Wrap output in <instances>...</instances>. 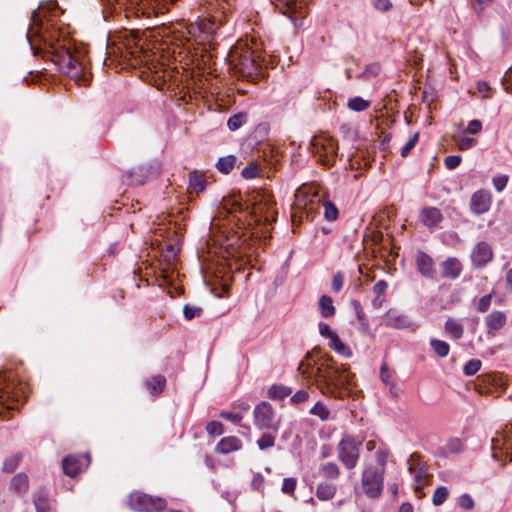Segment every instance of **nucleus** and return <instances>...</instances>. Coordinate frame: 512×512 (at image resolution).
<instances>
[{
	"instance_id": "nucleus-31",
	"label": "nucleus",
	"mask_w": 512,
	"mask_h": 512,
	"mask_svg": "<svg viewBox=\"0 0 512 512\" xmlns=\"http://www.w3.org/2000/svg\"><path fill=\"white\" fill-rule=\"evenodd\" d=\"M292 393L291 388L283 385H273L268 390V395L272 399H284Z\"/></svg>"
},
{
	"instance_id": "nucleus-39",
	"label": "nucleus",
	"mask_w": 512,
	"mask_h": 512,
	"mask_svg": "<svg viewBox=\"0 0 512 512\" xmlns=\"http://www.w3.org/2000/svg\"><path fill=\"white\" fill-rule=\"evenodd\" d=\"M312 415L319 417L321 420H327L330 415V411L322 403L317 402L310 410Z\"/></svg>"
},
{
	"instance_id": "nucleus-11",
	"label": "nucleus",
	"mask_w": 512,
	"mask_h": 512,
	"mask_svg": "<svg viewBox=\"0 0 512 512\" xmlns=\"http://www.w3.org/2000/svg\"><path fill=\"white\" fill-rule=\"evenodd\" d=\"M254 422L259 429H271L276 431L279 421L274 410L268 402H261L254 409Z\"/></svg>"
},
{
	"instance_id": "nucleus-14",
	"label": "nucleus",
	"mask_w": 512,
	"mask_h": 512,
	"mask_svg": "<svg viewBox=\"0 0 512 512\" xmlns=\"http://www.w3.org/2000/svg\"><path fill=\"white\" fill-rule=\"evenodd\" d=\"M408 470L413 475L415 481V491L420 492L427 483L428 473L423 467L420 456L417 453L410 455L408 461Z\"/></svg>"
},
{
	"instance_id": "nucleus-7",
	"label": "nucleus",
	"mask_w": 512,
	"mask_h": 512,
	"mask_svg": "<svg viewBox=\"0 0 512 512\" xmlns=\"http://www.w3.org/2000/svg\"><path fill=\"white\" fill-rule=\"evenodd\" d=\"M361 445V440H357L349 435L343 437L338 443L337 457L345 468L353 469L356 467L360 456Z\"/></svg>"
},
{
	"instance_id": "nucleus-5",
	"label": "nucleus",
	"mask_w": 512,
	"mask_h": 512,
	"mask_svg": "<svg viewBox=\"0 0 512 512\" xmlns=\"http://www.w3.org/2000/svg\"><path fill=\"white\" fill-rule=\"evenodd\" d=\"M313 153L317 160L324 166H333L338 156L337 141L331 136L321 134L315 136L312 141Z\"/></svg>"
},
{
	"instance_id": "nucleus-56",
	"label": "nucleus",
	"mask_w": 512,
	"mask_h": 512,
	"mask_svg": "<svg viewBox=\"0 0 512 512\" xmlns=\"http://www.w3.org/2000/svg\"><path fill=\"white\" fill-rule=\"evenodd\" d=\"M381 381L387 386L392 383V372L386 365H382L380 369Z\"/></svg>"
},
{
	"instance_id": "nucleus-24",
	"label": "nucleus",
	"mask_w": 512,
	"mask_h": 512,
	"mask_svg": "<svg viewBox=\"0 0 512 512\" xmlns=\"http://www.w3.org/2000/svg\"><path fill=\"white\" fill-rule=\"evenodd\" d=\"M336 494V486L330 483H320L316 489V496L321 501L331 500Z\"/></svg>"
},
{
	"instance_id": "nucleus-46",
	"label": "nucleus",
	"mask_w": 512,
	"mask_h": 512,
	"mask_svg": "<svg viewBox=\"0 0 512 512\" xmlns=\"http://www.w3.org/2000/svg\"><path fill=\"white\" fill-rule=\"evenodd\" d=\"M206 431L211 436H219L223 433V425L218 421H211L206 426Z\"/></svg>"
},
{
	"instance_id": "nucleus-53",
	"label": "nucleus",
	"mask_w": 512,
	"mask_h": 512,
	"mask_svg": "<svg viewBox=\"0 0 512 512\" xmlns=\"http://www.w3.org/2000/svg\"><path fill=\"white\" fill-rule=\"evenodd\" d=\"M461 160L462 158L459 155H450L445 158L444 162L446 168L452 170L460 165Z\"/></svg>"
},
{
	"instance_id": "nucleus-1",
	"label": "nucleus",
	"mask_w": 512,
	"mask_h": 512,
	"mask_svg": "<svg viewBox=\"0 0 512 512\" xmlns=\"http://www.w3.org/2000/svg\"><path fill=\"white\" fill-rule=\"evenodd\" d=\"M57 16L55 10L39 6L33 11L31 25L27 32L34 54L43 52V58L57 67L59 72L67 75L76 83L87 85L91 79V73L87 67L86 52L79 49L56 27Z\"/></svg>"
},
{
	"instance_id": "nucleus-10",
	"label": "nucleus",
	"mask_w": 512,
	"mask_h": 512,
	"mask_svg": "<svg viewBox=\"0 0 512 512\" xmlns=\"http://www.w3.org/2000/svg\"><path fill=\"white\" fill-rule=\"evenodd\" d=\"M129 507L137 512H159L166 507V501L143 492H134L129 496Z\"/></svg>"
},
{
	"instance_id": "nucleus-17",
	"label": "nucleus",
	"mask_w": 512,
	"mask_h": 512,
	"mask_svg": "<svg viewBox=\"0 0 512 512\" xmlns=\"http://www.w3.org/2000/svg\"><path fill=\"white\" fill-rule=\"evenodd\" d=\"M492 256L493 253L490 245L485 242H480L473 249L471 259L476 266L483 267L491 261Z\"/></svg>"
},
{
	"instance_id": "nucleus-51",
	"label": "nucleus",
	"mask_w": 512,
	"mask_h": 512,
	"mask_svg": "<svg viewBox=\"0 0 512 512\" xmlns=\"http://www.w3.org/2000/svg\"><path fill=\"white\" fill-rule=\"evenodd\" d=\"M477 143L475 138L462 137L457 141V146L460 150H467L474 147Z\"/></svg>"
},
{
	"instance_id": "nucleus-32",
	"label": "nucleus",
	"mask_w": 512,
	"mask_h": 512,
	"mask_svg": "<svg viewBox=\"0 0 512 512\" xmlns=\"http://www.w3.org/2000/svg\"><path fill=\"white\" fill-rule=\"evenodd\" d=\"M430 345L434 352L441 358L446 357L449 354L450 347L449 344L445 341L438 339H431Z\"/></svg>"
},
{
	"instance_id": "nucleus-4",
	"label": "nucleus",
	"mask_w": 512,
	"mask_h": 512,
	"mask_svg": "<svg viewBox=\"0 0 512 512\" xmlns=\"http://www.w3.org/2000/svg\"><path fill=\"white\" fill-rule=\"evenodd\" d=\"M228 57L240 76L253 78L258 74L261 67L259 56L247 44L238 42L231 48Z\"/></svg>"
},
{
	"instance_id": "nucleus-6",
	"label": "nucleus",
	"mask_w": 512,
	"mask_h": 512,
	"mask_svg": "<svg viewBox=\"0 0 512 512\" xmlns=\"http://www.w3.org/2000/svg\"><path fill=\"white\" fill-rule=\"evenodd\" d=\"M274 206L275 202L272 198L269 195L263 194L258 197L252 208L255 221L264 226L261 232L265 237L269 233L268 226L276 221L277 211Z\"/></svg>"
},
{
	"instance_id": "nucleus-20",
	"label": "nucleus",
	"mask_w": 512,
	"mask_h": 512,
	"mask_svg": "<svg viewBox=\"0 0 512 512\" xmlns=\"http://www.w3.org/2000/svg\"><path fill=\"white\" fill-rule=\"evenodd\" d=\"M462 271V265L457 258H448L441 264V275L443 278L456 279Z\"/></svg>"
},
{
	"instance_id": "nucleus-43",
	"label": "nucleus",
	"mask_w": 512,
	"mask_h": 512,
	"mask_svg": "<svg viewBox=\"0 0 512 512\" xmlns=\"http://www.w3.org/2000/svg\"><path fill=\"white\" fill-rule=\"evenodd\" d=\"M275 436L270 433H265L262 435L260 439L257 441V445L261 450H265L274 446Z\"/></svg>"
},
{
	"instance_id": "nucleus-60",
	"label": "nucleus",
	"mask_w": 512,
	"mask_h": 512,
	"mask_svg": "<svg viewBox=\"0 0 512 512\" xmlns=\"http://www.w3.org/2000/svg\"><path fill=\"white\" fill-rule=\"evenodd\" d=\"M374 7L382 12L388 11L392 7L390 0H373Z\"/></svg>"
},
{
	"instance_id": "nucleus-23",
	"label": "nucleus",
	"mask_w": 512,
	"mask_h": 512,
	"mask_svg": "<svg viewBox=\"0 0 512 512\" xmlns=\"http://www.w3.org/2000/svg\"><path fill=\"white\" fill-rule=\"evenodd\" d=\"M320 314L324 318H330L335 315L336 309L333 305V300L328 295H322L319 300Z\"/></svg>"
},
{
	"instance_id": "nucleus-40",
	"label": "nucleus",
	"mask_w": 512,
	"mask_h": 512,
	"mask_svg": "<svg viewBox=\"0 0 512 512\" xmlns=\"http://www.w3.org/2000/svg\"><path fill=\"white\" fill-rule=\"evenodd\" d=\"M260 173V168H259V165L255 162H251L248 166H246L243 170H242V176L245 178V179H253L255 177H257Z\"/></svg>"
},
{
	"instance_id": "nucleus-3",
	"label": "nucleus",
	"mask_w": 512,
	"mask_h": 512,
	"mask_svg": "<svg viewBox=\"0 0 512 512\" xmlns=\"http://www.w3.org/2000/svg\"><path fill=\"white\" fill-rule=\"evenodd\" d=\"M391 453L386 445H382L374 454L376 465L368 464L361 473V488L370 499H378L384 490L386 464Z\"/></svg>"
},
{
	"instance_id": "nucleus-26",
	"label": "nucleus",
	"mask_w": 512,
	"mask_h": 512,
	"mask_svg": "<svg viewBox=\"0 0 512 512\" xmlns=\"http://www.w3.org/2000/svg\"><path fill=\"white\" fill-rule=\"evenodd\" d=\"M235 163L236 157L233 155H228L219 158V160L216 163V168L223 174H229L233 170Z\"/></svg>"
},
{
	"instance_id": "nucleus-64",
	"label": "nucleus",
	"mask_w": 512,
	"mask_h": 512,
	"mask_svg": "<svg viewBox=\"0 0 512 512\" xmlns=\"http://www.w3.org/2000/svg\"><path fill=\"white\" fill-rule=\"evenodd\" d=\"M505 89L512 93V67L509 68L504 75Z\"/></svg>"
},
{
	"instance_id": "nucleus-61",
	"label": "nucleus",
	"mask_w": 512,
	"mask_h": 512,
	"mask_svg": "<svg viewBox=\"0 0 512 512\" xmlns=\"http://www.w3.org/2000/svg\"><path fill=\"white\" fill-rule=\"evenodd\" d=\"M387 288H388V284L386 281L384 280H380L378 281L374 286H373V292L374 294H376L377 296H381V295H384L387 291Z\"/></svg>"
},
{
	"instance_id": "nucleus-29",
	"label": "nucleus",
	"mask_w": 512,
	"mask_h": 512,
	"mask_svg": "<svg viewBox=\"0 0 512 512\" xmlns=\"http://www.w3.org/2000/svg\"><path fill=\"white\" fill-rule=\"evenodd\" d=\"M146 385L150 393L159 394L164 389L165 378L163 376H154L147 381Z\"/></svg>"
},
{
	"instance_id": "nucleus-13",
	"label": "nucleus",
	"mask_w": 512,
	"mask_h": 512,
	"mask_svg": "<svg viewBox=\"0 0 512 512\" xmlns=\"http://www.w3.org/2000/svg\"><path fill=\"white\" fill-rule=\"evenodd\" d=\"M90 455H68L62 461L63 471L70 477L76 476L78 473L86 469L90 464Z\"/></svg>"
},
{
	"instance_id": "nucleus-49",
	"label": "nucleus",
	"mask_w": 512,
	"mask_h": 512,
	"mask_svg": "<svg viewBox=\"0 0 512 512\" xmlns=\"http://www.w3.org/2000/svg\"><path fill=\"white\" fill-rule=\"evenodd\" d=\"M295 196H296V202H295L294 208H293L294 212L292 213V221L293 222H295L298 217L296 209H301L302 207L307 205V202L304 199V196H303L301 190H298Z\"/></svg>"
},
{
	"instance_id": "nucleus-12",
	"label": "nucleus",
	"mask_w": 512,
	"mask_h": 512,
	"mask_svg": "<svg viewBox=\"0 0 512 512\" xmlns=\"http://www.w3.org/2000/svg\"><path fill=\"white\" fill-rule=\"evenodd\" d=\"M19 389L14 383L12 373L0 374V405H5L8 409H14V403H9L10 399L18 401Z\"/></svg>"
},
{
	"instance_id": "nucleus-27",
	"label": "nucleus",
	"mask_w": 512,
	"mask_h": 512,
	"mask_svg": "<svg viewBox=\"0 0 512 512\" xmlns=\"http://www.w3.org/2000/svg\"><path fill=\"white\" fill-rule=\"evenodd\" d=\"M329 347L336 351L337 353L349 357L351 355V351L346 345L343 343V341L339 338V336L335 333L332 335V337L329 339Z\"/></svg>"
},
{
	"instance_id": "nucleus-2",
	"label": "nucleus",
	"mask_w": 512,
	"mask_h": 512,
	"mask_svg": "<svg viewBox=\"0 0 512 512\" xmlns=\"http://www.w3.org/2000/svg\"><path fill=\"white\" fill-rule=\"evenodd\" d=\"M298 370L304 379L311 381L325 395L342 397L343 388L351 382L347 368L327 354H321L317 360L307 354Z\"/></svg>"
},
{
	"instance_id": "nucleus-36",
	"label": "nucleus",
	"mask_w": 512,
	"mask_h": 512,
	"mask_svg": "<svg viewBox=\"0 0 512 512\" xmlns=\"http://www.w3.org/2000/svg\"><path fill=\"white\" fill-rule=\"evenodd\" d=\"M347 105L351 110L360 112L366 110L370 106V103L361 97H354L348 100Z\"/></svg>"
},
{
	"instance_id": "nucleus-41",
	"label": "nucleus",
	"mask_w": 512,
	"mask_h": 512,
	"mask_svg": "<svg viewBox=\"0 0 512 512\" xmlns=\"http://www.w3.org/2000/svg\"><path fill=\"white\" fill-rule=\"evenodd\" d=\"M37 512H49V503L47 494H41L34 499Z\"/></svg>"
},
{
	"instance_id": "nucleus-50",
	"label": "nucleus",
	"mask_w": 512,
	"mask_h": 512,
	"mask_svg": "<svg viewBox=\"0 0 512 512\" xmlns=\"http://www.w3.org/2000/svg\"><path fill=\"white\" fill-rule=\"evenodd\" d=\"M380 65L377 63L370 64L366 67V69L361 74V77L365 79H369L371 77H376L380 73Z\"/></svg>"
},
{
	"instance_id": "nucleus-57",
	"label": "nucleus",
	"mask_w": 512,
	"mask_h": 512,
	"mask_svg": "<svg viewBox=\"0 0 512 512\" xmlns=\"http://www.w3.org/2000/svg\"><path fill=\"white\" fill-rule=\"evenodd\" d=\"M219 416L223 419H226L234 424L240 423L242 420V415L238 413H232L227 411H222Z\"/></svg>"
},
{
	"instance_id": "nucleus-21",
	"label": "nucleus",
	"mask_w": 512,
	"mask_h": 512,
	"mask_svg": "<svg viewBox=\"0 0 512 512\" xmlns=\"http://www.w3.org/2000/svg\"><path fill=\"white\" fill-rule=\"evenodd\" d=\"M242 447V442L235 436L222 438L216 445L215 451L219 454H227L237 451Z\"/></svg>"
},
{
	"instance_id": "nucleus-44",
	"label": "nucleus",
	"mask_w": 512,
	"mask_h": 512,
	"mask_svg": "<svg viewBox=\"0 0 512 512\" xmlns=\"http://www.w3.org/2000/svg\"><path fill=\"white\" fill-rule=\"evenodd\" d=\"M419 140V133H414L407 143L401 148V156L407 157Z\"/></svg>"
},
{
	"instance_id": "nucleus-58",
	"label": "nucleus",
	"mask_w": 512,
	"mask_h": 512,
	"mask_svg": "<svg viewBox=\"0 0 512 512\" xmlns=\"http://www.w3.org/2000/svg\"><path fill=\"white\" fill-rule=\"evenodd\" d=\"M481 130H482V123H481V121H479L477 119L471 120L468 123V126L466 128V132L470 133V134H479L481 132Z\"/></svg>"
},
{
	"instance_id": "nucleus-9",
	"label": "nucleus",
	"mask_w": 512,
	"mask_h": 512,
	"mask_svg": "<svg viewBox=\"0 0 512 512\" xmlns=\"http://www.w3.org/2000/svg\"><path fill=\"white\" fill-rule=\"evenodd\" d=\"M277 6L284 15H286L293 23L295 29L303 26L305 17L308 14L307 0H275Z\"/></svg>"
},
{
	"instance_id": "nucleus-48",
	"label": "nucleus",
	"mask_w": 512,
	"mask_h": 512,
	"mask_svg": "<svg viewBox=\"0 0 512 512\" xmlns=\"http://www.w3.org/2000/svg\"><path fill=\"white\" fill-rule=\"evenodd\" d=\"M296 484H297V480L295 478H292V477L285 478L283 480L281 490L283 493H285L287 495H292L295 491Z\"/></svg>"
},
{
	"instance_id": "nucleus-35",
	"label": "nucleus",
	"mask_w": 512,
	"mask_h": 512,
	"mask_svg": "<svg viewBox=\"0 0 512 512\" xmlns=\"http://www.w3.org/2000/svg\"><path fill=\"white\" fill-rule=\"evenodd\" d=\"M21 459H22L21 454H15V455L7 457L3 462L2 470L4 472H8V473L13 472L18 467Z\"/></svg>"
},
{
	"instance_id": "nucleus-47",
	"label": "nucleus",
	"mask_w": 512,
	"mask_h": 512,
	"mask_svg": "<svg viewBox=\"0 0 512 512\" xmlns=\"http://www.w3.org/2000/svg\"><path fill=\"white\" fill-rule=\"evenodd\" d=\"M458 505L462 509L472 510L475 504L472 497L469 494L465 493L458 498Z\"/></svg>"
},
{
	"instance_id": "nucleus-8",
	"label": "nucleus",
	"mask_w": 512,
	"mask_h": 512,
	"mask_svg": "<svg viewBox=\"0 0 512 512\" xmlns=\"http://www.w3.org/2000/svg\"><path fill=\"white\" fill-rule=\"evenodd\" d=\"M491 442L492 456L495 460L502 466L512 461V425L498 432Z\"/></svg>"
},
{
	"instance_id": "nucleus-42",
	"label": "nucleus",
	"mask_w": 512,
	"mask_h": 512,
	"mask_svg": "<svg viewBox=\"0 0 512 512\" xmlns=\"http://www.w3.org/2000/svg\"><path fill=\"white\" fill-rule=\"evenodd\" d=\"M480 368L481 361L478 359H471L465 364L463 371L466 375L471 376L476 374L480 370Z\"/></svg>"
},
{
	"instance_id": "nucleus-59",
	"label": "nucleus",
	"mask_w": 512,
	"mask_h": 512,
	"mask_svg": "<svg viewBox=\"0 0 512 512\" xmlns=\"http://www.w3.org/2000/svg\"><path fill=\"white\" fill-rule=\"evenodd\" d=\"M462 449V443L459 439H451L447 444V451L450 453H458Z\"/></svg>"
},
{
	"instance_id": "nucleus-54",
	"label": "nucleus",
	"mask_w": 512,
	"mask_h": 512,
	"mask_svg": "<svg viewBox=\"0 0 512 512\" xmlns=\"http://www.w3.org/2000/svg\"><path fill=\"white\" fill-rule=\"evenodd\" d=\"M201 311V308L189 305H185L183 308V314L187 320H191L194 317L200 315Z\"/></svg>"
},
{
	"instance_id": "nucleus-55",
	"label": "nucleus",
	"mask_w": 512,
	"mask_h": 512,
	"mask_svg": "<svg viewBox=\"0 0 512 512\" xmlns=\"http://www.w3.org/2000/svg\"><path fill=\"white\" fill-rule=\"evenodd\" d=\"M492 301V294H487L483 297H481L478 301L477 309L479 312L483 313L487 311L491 305Z\"/></svg>"
},
{
	"instance_id": "nucleus-25",
	"label": "nucleus",
	"mask_w": 512,
	"mask_h": 512,
	"mask_svg": "<svg viewBox=\"0 0 512 512\" xmlns=\"http://www.w3.org/2000/svg\"><path fill=\"white\" fill-rule=\"evenodd\" d=\"M28 487V477L24 473L16 474L11 480V489L18 494L25 493L28 490Z\"/></svg>"
},
{
	"instance_id": "nucleus-16",
	"label": "nucleus",
	"mask_w": 512,
	"mask_h": 512,
	"mask_svg": "<svg viewBox=\"0 0 512 512\" xmlns=\"http://www.w3.org/2000/svg\"><path fill=\"white\" fill-rule=\"evenodd\" d=\"M383 323L385 326L395 329H404L410 326L409 318L395 309H390L385 313Z\"/></svg>"
},
{
	"instance_id": "nucleus-33",
	"label": "nucleus",
	"mask_w": 512,
	"mask_h": 512,
	"mask_svg": "<svg viewBox=\"0 0 512 512\" xmlns=\"http://www.w3.org/2000/svg\"><path fill=\"white\" fill-rule=\"evenodd\" d=\"M247 121V114L240 112L232 115L227 122V126L231 131H236Z\"/></svg>"
},
{
	"instance_id": "nucleus-34",
	"label": "nucleus",
	"mask_w": 512,
	"mask_h": 512,
	"mask_svg": "<svg viewBox=\"0 0 512 512\" xmlns=\"http://www.w3.org/2000/svg\"><path fill=\"white\" fill-rule=\"evenodd\" d=\"M321 472L324 477L330 478V479H336L340 475L339 467L333 462H328V463L324 464L321 467Z\"/></svg>"
},
{
	"instance_id": "nucleus-45",
	"label": "nucleus",
	"mask_w": 512,
	"mask_h": 512,
	"mask_svg": "<svg viewBox=\"0 0 512 512\" xmlns=\"http://www.w3.org/2000/svg\"><path fill=\"white\" fill-rule=\"evenodd\" d=\"M508 180V175H498L493 177L492 184L497 192H502L505 189Z\"/></svg>"
},
{
	"instance_id": "nucleus-52",
	"label": "nucleus",
	"mask_w": 512,
	"mask_h": 512,
	"mask_svg": "<svg viewBox=\"0 0 512 512\" xmlns=\"http://www.w3.org/2000/svg\"><path fill=\"white\" fill-rule=\"evenodd\" d=\"M343 283H344L343 274L341 272H337L336 274L333 275V278H332V283H331L332 290L336 293L340 292V290L343 287Z\"/></svg>"
},
{
	"instance_id": "nucleus-63",
	"label": "nucleus",
	"mask_w": 512,
	"mask_h": 512,
	"mask_svg": "<svg viewBox=\"0 0 512 512\" xmlns=\"http://www.w3.org/2000/svg\"><path fill=\"white\" fill-rule=\"evenodd\" d=\"M319 332H320L321 336H323L327 339H330L332 337V335L335 334V332H333L330 329V326L324 322L319 323Z\"/></svg>"
},
{
	"instance_id": "nucleus-38",
	"label": "nucleus",
	"mask_w": 512,
	"mask_h": 512,
	"mask_svg": "<svg viewBox=\"0 0 512 512\" xmlns=\"http://www.w3.org/2000/svg\"><path fill=\"white\" fill-rule=\"evenodd\" d=\"M324 216L328 221H334L338 218V209L330 201L323 202Z\"/></svg>"
},
{
	"instance_id": "nucleus-15",
	"label": "nucleus",
	"mask_w": 512,
	"mask_h": 512,
	"mask_svg": "<svg viewBox=\"0 0 512 512\" xmlns=\"http://www.w3.org/2000/svg\"><path fill=\"white\" fill-rule=\"evenodd\" d=\"M491 202L492 195L490 192L478 190L471 196L470 208L477 215L484 214L490 209Z\"/></svg>"
},
{
	"instance_id": "nucleus-37",
	"label": "nucleus",
	"mask_w": 512,
	"mask_h": 512,
	"mask_svg": "<svg viewBox=\"0 0 512 512\" xmlns=\"http://www.w3.org/2000/svg\"><path fill=\"white\" fill-rule=\"evenodd\" d=\"M448 495H449V491L446 487H444V486L438 487L435 490L433 497H432L433 504L435 506L442 505L446 501Z\"/></svg>"
},
{
	"instance_id": "nucleus-19",
	"label": "nucleus",
	"mask_w": 512,
	"mask_h": 512,
	"mask_svg": "<svg viewBox=\"0 0 512 512\" xmlns=\"http://www.w3.org/2000/svg\"><path fill=\"white\" fill-rule=\"evenodd\" d=\"M506 321L507 316L504 312L498 310L491 312L485 318L487 332L494 335L496 331L505 326Z\"/></svg>"
},
{
	"instance_id": "nucleus-30",
	"label": "nucleus",
	"mask_w": 512,
	"mask_h": 512,
	"mask_svg": "<svg viewBox=\"0 0 512 512\" xmlns=\"http://www.w3.org/2000/svg\"><path fill=\"white\" fill-rule=\"evenodd\" d=\"M445 331L450 334L454 339H460L463 336V327L460 323L448 319L445 323Z\"/></svg>"
},
{
	"instance_id": "nucleus-22",
	"label": "nucleus",
	"mask_w": 512,
	"mask_h": 512,
	"mask_svg": "<svg viewBox=\"0 0 512 512\" xmlns=\"http://www.w3.org/2000/svg\"><path fill=\"white\" fill-rule=\"evenodd\" d=\"M421 221L427 227H434L442 220V214L435 207H427L421 211Z\"/></svg>"
},
{
	"instance_id": "nucleus-28",
	"label": "nucleus",
	"mask_w": 512,
	"mask_h": 512,
	"mask_svg": "<svg viewBox=\"0 0 512 512\" xmlns=\"http://www.w3.org/2000/svg\"><path fill=\"white\" fill-rule=\"evenodd\" d=\"M189 185L195 192H201L205 188L204 175L196 171L189 174Z\"/></svg>"
},
{
	"instance_id": "nucleus-62",
	"label": "nucleus",
	"mask_w": 512,
	"mask_h": 512,
	"mask_svg": "<svg viewBox=\"0 0 512 512\" xmlns=\"http://www.w3.org/2000/svg\"><path fill=\"white\" fill-rule=\"evenodd\" d=\"M309 397V394L307 391L305 390H299L297 391L292 397H291V401L293 403H302L304 401H306Z\"/></svg>"
},
{
	"instance_id": "nucleus-18",
	"label": "nucleus",
	"mask_w": 512,
	"mask_h": 512,
	"mask_svg": "<svg viewBox=\"0 0 512 512\" xmlns=\"http://www.w3.org/2000/svg\"><path fill=\"white\" fill-rule=\"evenodd\" d=\"M415 261L418 271L428 278H433L435 269L433 259L425 252L418 251L415 255Z\"/></svg>"
}]
</instances>
